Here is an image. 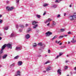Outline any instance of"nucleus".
<instances>
[{"mask_svg":"<svg viewBox=\"0 0 76 76\" xmlns=\"http://www.w3.org/2000/svg\"><path fill=\"white\" fill-rule=\"evenodd\" d=\"M47 25V26H50V23H48Z\"/></svg>","mask_w":76,"mask_h":76,"instance_id":"obj_51","label":"nucleus"},{"mask_svg":"<svg viewBox=\"0 0 76 76\" xmlns=\"http://www.w3.org/2000/svg\"><path fill=\"white\" fill-rule=\"evenodd\" d=\"M57 35H56L52 39V41H53V40H54V39H56V38H57Z\"/></svg>","mask_w":76,"mask_h":76,"instance_id":"obj_24","label":"nucleus"},{"mask_svg":"<svg viewBox=\"0 0 76 76\" xmlns=\"http://www.w3.org/2000/svg\"><path fill=\"white\" fill-rule=\"evenodd\" d=\"M66 15V13H64V16H65Z\"/></svg>","mask_w":76,"mask_h":76,"instance_id":"obj_60","label":"nucleus"},{"mask_svg":"<svg viewBox=\"0 0 76 76\" xmlns=\"http://www.w3.org/2000/svg\"><path fill=\"white\" fill-rule=\"evenodd\" d=\"M19 27H20L21 28H23L24 26L22 25H19Z\"/></svg>","mask_w":76,"mask_h":76,"instance_id":"obj_36","label":"nucleus"},{"mask_svg":"<svg viewBox=\"0 0 76 76\" xmlns=\"http://www.w3.org/2000/svg\"><path fill=\"white\" fill-rule=\"evenodd\" d=\"M43 44H42V43L40 42L38 43V45H39V46H42Z\"/></svg>","mask_w":76,"mask_h":76,"instance_id":"obj_26","label":"nucleus"},{"mask_svg":"<svg viewBox=\"0 0 76 76\" xmlns=\"http://www.w3.org/2000/svg\"><path fill=\"white\" fill-rule=\"evenodd\" d=\"M20 72L19 71H17V73L15 75V76H20Z\"/></svg>","mask_w":76,"mask_h":76,"instance_id":"obj_6","label":"nucleus"},{"mask_svg":"<svg viewBox=\"0 0 76 76\" xmlns=\"http://www.w3.org/2000/svg\"><path fill=\"white\" fill-rule=\"evenodd\" d=\"M19 0H17L16 1V3H19Z\"/></svg>","mask_w":76,"mask_h":76,"instance_id":"obj_39","label":"nucleus"},{"mask_svg":"<svg viewBox=\"0 0 76 76\" xmlns=\"http://www.w3.org/2000/svg\"><path fill=\"white\" fill-rule=\"evenodd\" d=\"M63 37H64V36H60L59 37V39H61V38H63Z\"/></svg>","mask_w":76,"mask_h":76,"instance_id":"obj_32","label":"nucleus"},{"mask_svg":"<svg viewBox=\"0 0 76 76\" xmlns=\"http://www.w3.org/2000/svg\"><path fill=\"white\" fill-rule=\"evenodd\" d=\"M57 72L58 74H59L60 75L61 74V70L60 69H59L57 71Z\"/></svg>","mask_w":76,"mask_h":76,"instance_id":"obj_13","label":"nucleus"},{"mask_svg":"<svg viewBox=\"0 0 76 76\" xmlns=\"http://www.w3.org/2000/svg\"><path fill=\"white\" fill-rule=\"evenodd\" d=\"M51 52V51H50V50H48V53H50V52Z\"/></svg>","mask_w":76,"mask_h":76,"instance_id":"obj_50","label":"nucleus"},{"mask_svg":"<svg viewBox=\"0 0 76 76\" xmlns=\"http://www.w3.org/2000/svg\"><path fill=\"white\" fill-rule=\"evenodd\" d=\"M38 23L37 22H35L34 21H33L32 22V25H35V24H36V23Z\"/></svg>","mask_w":76,"mask_h":76,"instance_id":"obj_21","label":"nucleus"},{"mask_svg":"<svg viewBox=\"0 0 76 76\" xmlns=\"http://www.w3.org/2000/svg\"><path fill=\"white\" fill-rule=\"evenodd\" d=\"M3 22V20L1 19H0V23H2Z\"/></svg>","mask_w":76,"mask_h":76,"instance_id":"obj_34","label":"nucleus"},{"mask_svg":"<svg viewBox=\"0 0 76 76\" xmlns=\"http://www.w3.org/2000/svg\"><path fill=\"white\" fill-rule=\"evenodd\" d=\"M40 31V30H37L36 31L37 32H39V31Z\"/></svg>","mask_w":76,"mask_h":76,"instance_id":"obj_46","label":"nucleus"},{"mask_svg":"<svg viewBox=\"0 0 76 76\" xmlns=\"http://www.w3.org/2000/svg\"><path fill=\"white\" fill-rule=\"evenodd\" d=\"M37 18H41V15H37Z\"/></svg>","mask_w":76,"mask_h":76,"instance_id":"obj_27","label":"nucleus"},{"mask_svg":"<svg viewBox=\"0 0 76 76\" xmlns=\"http://www.w3.org/2000/svg\"><path fill=\"white\" fill-rule=\"evenodd\" d=\"M31 30V28H28L27 30V32H30Z\"/></svg>","mask_w":76,"mask_h":76,"instance_id":"obj_19","label":"nucleus"},{"mask_svg":"<svg viewBox=\"0 0 76 76\" xmlns=\"http://www.w3.org/2000/svg\"><path fill=\"white\" fill-rule=\"evenodd\" d=\"M74 18H76V16H75V15H74L72 16H70L69 18V19L71 20H74Z\"/></svg>","mask_w":76,"mask_h":76,"instance_id":"obj_3","label":"nucleus"},{"mask_svg":"<svg viewBox=\"0 0 76 76\" xmlns=\"http://www.w3.org/2000/svg\"><path fill=\"white\" fill-rule=\"evenodd\" d=\"M49 63L50 62L49 61H47L45 63V64H47V63Z\"/></svg>","mask_w":76,"mask_h":76,"instance_id":"obj_47","label":"nucleus"},{"mask_svg":"<svg viewBox=\"0 0 76 76\" xmlns=\"http://www.w3.org/2000/svg\"><path fill=\"white\" fill-rule=\"evenodd\" d=\"M50 70H51V67L49 66L47 68L46 71L47 72H48V71H50Z\"/></svg>","mask_w":76,"mask_h":76,"instance_id":"obj_11","label":"nucleus"},{"mask_svg":"<svg viewBox=\"0 0 76 76\" xmlns=\"http://www.w3.org/2000/svg\"><path fill=\"white\" fill-rule=\"evenodd\" d=\"M15 9V7H6V10L7 11L9 12L10 11H12Z\"/></svg>","mask_w":76,"mask_h":76,"instance_id":"obj_1","label":"nucleus"},{"mask_svg":"<svg viewBox=\"0 0 76 76\" xmlns=\"http://www.w3.org/2000/svg\"><path fill=\"white\" fill-rule=\"evenodd\" d=\"M64 31H65V29H64V28H61L60 31V32H64Z\"/></svg>","mask_w":76,"mask_h":76,"instance_id":"obj_15","label":"nucleus"},{"mask_svg":"<svg viewBox=\"0 0 76 76\" xmlns=\"http://www.w3.org/2000/svg\"><path fill=\"white\" fill-rule=\"evenodd\" d=\"M49 5V4L45 3L43 5V6L44 7H46V6H48Z\"/></svg>","mask_w":76,"mask_h":76,"instance_id":"obj_17","label":"nucleus"},{"mask_svg":"<svg viewBox=\"0 0 76 76\" xmlns=\"http://www.w3.org/2000/svg\"><path fill=\"white\" fill-rule=\"evenodd\" d=\"M62 55H63V53H59V57L60 56H62Z\"/></svg>","mask_w":76,"mask_h":76,"instance_id":"obj_37","label":"nucleus"},{"mask_svg":"<svg viewBox=\"0 0 76 76\" xmlns=\"http://www.w3.org/2000/svg\"><path fill=\"white\" fill-rule=\"evenodd\" d=\"M60 42V41H59L58 42V44H59Z\"/></svg>","mask_w":76,"mask_h":76,"instance_id":"obj_57","label":"nucleus"},{"mask_svg":"<svg viewBox=\"0 0 76 76\" xmlns=\"http://www.w3.org/2000/svg\"><path fill=\"white\" fill-rule=\"evenodd\" d=\"M47 20H48V22H50V21H51L52 20L50 18H48Z\"/></svg>","mask_w":76,"mask_h":76,"instance_id":"obj_28","label":"nucleus"},{"mask_svg":"<svg viewBox=\"0 0 76 76\" xmlns=\"http://www.w3.org/2000/svg\"><path fill=\"white\" fill-rule=\"evenodd\" d=\"M56 25V22L53 21H52V26H54L55 25Z\"/></svg>","mask_w":76,"mask_h":76,"instance_id":"obj_10","label":"nucleus"},{"mask_svg":"<svg viewBox=\"0 0 76 76\" xmlns=\"http://www.w3.org/2000/svg\"><path fill=\"white\" fill-rule=\"evenodd\" d=\"M29 25V24H26V26H28Z\"/></svg>","mask_w":76,"mask_h":76,"instance_id":"obj_48","label":"nucleus"},{"mask_svg":"<svg viewBox=\"0 0 76 76\" xmlns=\"http://www.w3.org/2000/svg\"><path fill=\"white\" fill-rule=\"evenodd\" d=\"M33 47H37V44L36 43H34L33 44Z\"/></svg>","mask_w":76,"mask_h":76,"instance_id":"obj_29","label":"nucleus"},{"mask_svg":"<svg viewBox=\"0 0 76 76\" xmlns=\"http://www.w3.org/2000/svg\"><path fill=\"white\" fill-rule=\"evenodd\" d=\"M57 18H59L60 17V15H58L57 16Z\"/></svg>","mask_w":76,"mask_h":76,"instance_id":"obj_40","label":"nucleus"},{"mask_svg":"<svg viewBox=\"0 0 76 76\" xmlns=\"http://www.w3.org/2000/svg\"><path fill=\"white\" fill-rule=\"evenodd\" d=\"M74 69L75 70H76V67L74 68Z\"/></svg>","mask_w":76,"mask_h":76,"instance_id":"obj_54","label":"nucleus"},{"mask_svg":"<svg viewBox=\"0 0 76 76\" xmlns=\"http://www.w3.org/2000/svg\"><path fill=\"white\" fill-rule=\"evenodd\" d=\"M68 69V66H65L64 67V69Z\"/></svg>","mask_w":76,"mask_h":76,"instance_id":"obj_31","label":"nucleus"},{"mask_svg":"<svg viewBox=\"0 0 76 76\" xmlns=\"http://www.w3.org/2000/svg\"><path fill=\"white\" fill-rule=\"evenodd\" d=\"M1 39H2V38H1V37H0V40H1Z\"/></svg>","mask_w":76,"mask_h":76,"instance_id":"obj_61","label":"nucleus"},{"mask_svg":"<svg viewBox=\"0 0 76 76\" xmlns=\"http://www.w3.org/2000/svg\"><path fill=\"white\" fill-rule=\"evenodd\" d=\"M30 36L29 35V34H27L26 35V38L27 39H29V38H30Z\"/></svg>","mask_w":76,"mask_h":76,"instance_id":"obj_8","label":"nucleus"},{"mask_svg":"<svg viewBox=\"0 0 76 76\" xmlns=\"http://www.w3.org/2000/svg\"><path fill=\"white\" fill-rule=\"evenodd\" d=\"M70 73H71V75H72V72H71Z\"/></svg>","mask_w":76,"mask_h":76,"instance_id":"obj_64","label":"nucleus"},{"mask_svg":"<svg viewBox=\"0 0 76 76\" xmlns=\"http://www.w3.org/2000/svg\"><path fill=\"white\" fill-rule=\"evenodd\" d=\"M15 50L17 51H20V50H21V47H16Z\"/></svg>","mask_w":76,"mask_h":76,"instance_id":"obj_7","label":"nucleus"},{"mask_svg":"<svg viewBox=\"0 0 76 76\" xmlns=\"http://www.w3.org/2000/svg\"><path fill=\"white\" fill-rule=\"evenodd\" d=\"M43 49H44V48L41 47L39 49V50H42Z\"/></svg>","mask_w":76,"mask_h":76,"instance_id":"obj_33","label":"nucleus"},{"mask_svg":"<svg viewBox=\"0 0 76 76\" xmlns=\"http://www.w3.org/2000/svg\"><path fill=\"white\" fill-rule=\"evenodd\" d=\"M15 64L14 63L10 65V67H14V66H15Z\"/></svg>","mask_w":76,"mask_h":76,"instance_id":"obj_25","label":"nucleus"},{"mask_svg":"<svg viewBox=\"0 0 76 76\" xmlns=\"http://www.w3.org/2000/svg\"><path fill=\"white\" fill-rule=\"evenodd\" d=\"M62 45V43H60L59 44V45Z\"/></svg>","mask_w":76,"mask_h":76,"instance_id":"obj_58","label":"nucleus"},{"mask_svg":"<svg viewBox=\"0 0 76 76\" xmlns=\"http://www.w3.org/2000/svg\"><path fill=\"white\" fill-rule=\"evenodd\" d=\"M68 34H72V33H71V32L70 31H69L68 32Z\"/></svg>","mask_w":76,"mask_h":76,"instance_id":"obj_45","label":"nucleus"},{"mask_svg":"<svg viewBox=\"0 0 76 76\" xmlns=\"http://www.w3.org/2000/svg\"><path fill=\"white\" fill-rule=\"evenodd\" d=\"M15 36V34L14 33H12L10 35V37H13Z\"/></svg>","mask_w":76,"mask_h":76,"instance_id":"obj_20","label":"nucleus"},{"mask_svg":"<svg viewBox=\"0 0 76 76\" xmlns=\"http://www.w3.org/2000/svg\"><path fill=\"white\" fill-rule=\"evenodd\" d=\"M57 5L56 4L53 5L51 6V7L52 8V9H55V8H56L57 7Z\"/></svg>","mask_w":76,"mask_h":76,"instance_id":"obj_9","label":"nucleus"},{"mask_svg":"<svg viewBox=\"0 0 76 76\" xmlns=\"http://www.w3.org/2000/svg\"><path fill=\"white\" fill-rule=\"evenodd\" d=\"M38 26V24H36L33 27V29H36L37 27Z\"/></svg>","mask_w":76,"mask_h":76,"instance_id":"obj_14","label":"nucleus"},{"mask_svg":"<svg viewBox=\"0 0 76 76\" xmlns=\"http://www.w3.org/2000/svg\"><path fill=\"white\" fill-rule=\"evenodd\" d=\"M64 47H65V46H63V47H61V48H64Z\"/></svg>","mask_w":76,"mask_h":76,"instance_id":"obj_56","label":"nucleus"},{"mask_svg":"<svg viewBox=\"0 0 76 76\" xmlns=\"http://www.w3.org/2000/svg\"><path fill=\"white\" fill-rule=\"evenodd\" d=\"M22 29H20L19 30V32H22Z\"/></svg>","mask_w":76,"mask_h":76,"instance_id":"obj_43","label":"nucleus"},{"mask_svg":"<svg viewBox=\"0 0 76 76\" xmlns=\"http://www.w3.org/2000/svg\"><path fill=\"white\" fill-rule=\"evenodd\" d=\"M4 30H8L9 29V26H7L4 28Z\"/></svg>","mask_w":76,"mask_h":76,"instance_id":"obj_22","label":"nucleus"},{"mask_svg":"<svg viewBox=\"0 0 76 76\" xmlns=\"http://www.w3.org/2000/svg\"><path fill=\"white\" fill-rule=\"evenodd\" d=\"M19 26H18V24H16V28H17V29H18V28H19Z\"/></svg>","mask_w":76,"mask_h":76,"instance_id":"obj_30","label":"nucleus"},{"mask_svg":"<svg viewBox=\"0 0 76 76\" xmlns=\"http://www.w3.org/2000/svg\"><path fill=\"white\" fill-rule=\"evenodd\" d=\"M64 37H67V35H64Z\"/></svg>","mask_w":76,"mask_h":76,"instance_id":"obj_63","label":"nucleus"},{"mask_svg":"<svg viewBox=\"0 0 76 76\" xmlns=\"http://www.w3.org/2000/svg\"><path fill=\"white\" fill-rule=\"evenodd\" d=\"M46 14V11H45L44 12V13L43 14V16H44Z\"/></svg>","mask_w":76,"mask_h":76,"instance_id":"obj_41","label":"nucleus"},{"mask_svg":"<svg viewBox=\"0 0 76 76\" xmlns=\"http://www.w3.org/2000/svg\"><path fill=\"white\" fill-rule=\"evenodd\" d=\"M68 61H65V63H67V62H68Z\"/></svg>","mask_w":76,"mask_h":76,"instance_id":"obj_55","label":"nucleus"},{"mask_svg":"<svg viewBox=\"0 0 76 76\" xmlns=\"http://www.w3.org/2000/svg\"><path fill=\"white\" fill-rule=\"evenodd\" d=\"M46 37H50V35H52V32L50 31H48L45 33Z\"/></svg>","mask_w":76,"mask_h":76,"instance_id":"obj_5","label":"nucleus"},{"mask_svg":"<svg viewBox=\"0 0 76 76\" xmlns=\"http://www.w3.org/2000/svg\"><path fill=\"white\" fill-rule=\"evenodd\" d=\"M1 55L0 53V59H1Z\"/></svg>","mask_w":76,"mask_h":76,"instance_id":"obj_49","label":"nucleus"},{"mask_svg":"<svg viewBox=\"0 0 76 76\" xmlns=\"http://www.w3.org/2000/svg\"><path fill=\"white\" fill-rule=\"evenodd\" d=\"M55 3H60V1H58V0H56V1H55Z\"/></svg>","mask_w":76,"mask_h":76,"instance_id":"obj_35","label":"nucleus"},{"mask_svg":"<svg viewBox=\"0 0 76 76\" xmlns=\"http://www.w3.org/2000/svg\"><path fill=\"white\" fill-rule=\"evenodd\" d=\"M7 3H9V1H7L6 2Z\"/></svg>","mask_w":76,"mask_h":76,"instance_id":"obj_53","label":"nucleus"},{"mask_svg":"<svg viewBox=\"0 0 76 76\" xmlns=\"http://www.w3.org/2000/svg\"><path fill=\"white\" fill-rule=\"evenodd\" d=\"M19 57V55H18L14 57V59H18Z\"/></svg>","mask_w":76,"mask_h":76,"instance_id":"obj_23","label":"nucleus"},{"mask_svg":"<svg viewBox=\"0 0 76 76\" xmlns=\"http://www.w3.org/2000/svg\"><path fill=\"white\" fill-rule=\"evenodd\" d=\"M5 48H6V46H5V45H4L2 46L0 51V54H2V53H3V50H4Z\"/></svg>","mask_w":76,"mask_h":76,"instance_id":"obj_4","label":"nucleus"},{"mask_svg":"<svg viewBox=\"0 0 76 76\" xmlns=\"http://www.w3.org/2000/svg\"><path fill=\"white\" fill-rule=\"evenodd\" d=\"M2 16V15H0V18H1V17Z\"/></svg>","mask_w":76,"mask_h":76,"instance_id":"obj_59","label":"nucleus"},{"mask_svg":"<svg viewBox=\"0 0 76 76\" xmlns=\"http://www.w3.org/2000/svg\"><path fill=\"white\" fill-rule=\"evenodd\" d=\"M4 45H5V47L7 46L8 48H10V49H12V46L11 44L9 43L7 44H5Z\"/></svg>","mask_w":76,"mask_h":76,"instance_id":"obj_2","label":"nucleus"},{"mask_svg":"<svg viewBox=\"0 0 76 76\" xmlns=\"http://www.w3.org/2000/svg\"><path fill=\"white\" fill-rule=\"evenodd\" d=\"M75 39L73 38L72 39V40H71V42H72V43H75L76 42V40H75Z\"/></svg>","mask_w":76,"mask_h":76,"instance_id":"obj_18","label":"nucleus"},{"mask_svg":"<svg viewBox=\"0 0 76 76\" xmlns=\"http://www.w3.org/2000/svg\"><path fill=\"white\" fill-rule=\"evenodd\" d=\"M69 7H72V5H69Z\"/></svg>","mask_w":76,"mask_h":76,"instance_id":"obj_62","label":"nucleus"},{"mask_svg":"<svg viewBox=\"0 0 76 76\" xmlns=\"http://www.w3.org/2000/svg\"><path fill=\"white\" fill-rule=\"evenodd\" d=\"M48 20H46L45 22V23H48Z\"/></svg>","mask_w":76,"mask_h":76,"instance_id":"obj_42","label":"nucleus"},{"mask_svg":"<svg viewBox=\"0 0 76 76\" xmlns=\"http://www.w3.org/2000/svg\"><path fill=\"white\" fill-rule=\"evenodd\" d=\"M22 62L21 61H19L18 63V66H21L22 64Z\"/></svg>","mask_w":76,"mask_h":76,"instance_id":"obj_12","label":"nucleus"},{"mask_svg":"<svg viewBox=\"0 0 76 76\" xmlns=\"http://www.w3.org/2000/svg\"><path fill=\"white\" fill-rule=\"evenodd\" d=\"M37 57H41V55H39L37 56Z\"/></svg>","mask_w":76,"mask_h":76,"instance_id":"obj_44","label":"nucleus"},{"mask_svg":"<svg viewBox=\"0 0 76 76\" xmlns=\"http://www.w3.org/2000/svg\"><path fill=\"white\" fill-rule=\"evenodd\" d=\"M7 55H4L2 57L3 59H4L6 58L7 57Z\"/></svg>","mask_w":76,"mask_h":76,"instance_id":"obj_16","label":"nucleus"},{"mask_svg":"<svg viewBox=\"0 0 76 76\" xmlns=\"http://www.w3.org/2000/svg\"><path fill=\"white\" fill-rule=\"evenodd\" d=\"M60 57V56H57L55 58L56 59H57V58H58V57Z\"/></svg>","mask_w":76,"mask_h":76,"instance_id":"obj_38","label":"nucleus"},{"mask_svg":"<svg viewBox=\"0 0 76 76\" xmlns=\"http://www.w3.org/2000/svg\"><path fill=\"white\" fill-rule=\"evenodd\" d=\"M43 72L44 73H46V71H43Z\"/></svg>","mask_w":76,"mask_h":76,"instance_id":"obj_52","label":"nucleus"}]
</instances>
